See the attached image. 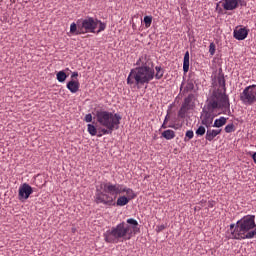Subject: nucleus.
I'll return each instance as SVG.
<instances>
[{"label": "nucleus", "instance_id": "nucleus-14", "mask_svg": "<svg viewBox=\"0 0 256 256\" xmlns=\"http://www.w3.org/2000/svg\"><path fill=\"white\" fill-rule=\"evenodd\" d=\"M248 33L249 29H247L246 27H237L233 31V37L238 41H243L247 38Z\"/></svg>", "mask_w": 256, "mask_h": 256}, {"label": "nucleus", "instance_id": "nucleus-17", "mask_svg": "<svg viewBox=\"0 0 256 256\" xmlns=\"http://www.w3.org/2000/svg\"><path fill=\"white\" fill-rule=\"evenodd\" d=\"M207 129L208 130L206 132L205 139L209 142H212L221 133V130H211L209 128Z\"/></svg>", "mask_w": 256, "mask_h": 256}, {"label": "nucleus", "instance_id": "nucleus-36", "mask_svg": "<svg viewBox=\"0 0 256 256\" xmlns=\"http://www.w3.org/2000/svg\"><path fill=\"white\" fill-rule=\"evenodd\" d=\"M170 109H171V106H169V110H167V114H166L165 119H164V123H166V124H167L168 119H169Z\"/></svg>", "mask_w": 256, "mask_h": 256}, {"label": "nucleus", "instance_id": "nucleus-43", "mask_svg": "<svg viewBox=\"0 0 256 256\" xmlns=\"http://www.w3.org/2000/svg\"><path fill=\"white\" fill-rule=\"evenodd\" d=\"M194 210H195V211H200V210H201V207L196 206V207L194 208Z\"/></svg>", "mask_w": 256, "mask_h": 256}, {"label": "nucleus", "instance_id": "nucleus-37", "mask_svg": "<svg viewBox=\"0 0 256 256\" xmlns=\"http://www.w3.org/2000/svg\"><path fill=\"white\" fill-rule=\"evenodd\" d=\"M207 204H208V208H213L215 206V201L210 200V201H208Z\"/></svg>", "mask_w": 256, "mask_h": 256}, {"label": "nucleus", "instance_id": "nucleus-38", "mask_svg": "<svg viewBox=\"0 0 256 256\" xmlns=\"http://www.w3.org/2000/svg\"><path fill=\"white\" fill-rule=\"evenodd\" d=\"M78 77H79V72H72V74H71L72 79H76Z\"/></svg>", "mask_w": 256, "mask_h": 256}, {"label": "nucleus", "instance_id": "nucleus-13", "mask_svg": "<svg viewBox=\"0 0 256 256\" xmlns=\"http://www.w3.org/2000/svg\"><path fill=\"white\" fill-rule=\"evenodd\" d=\"M219 4L222 5L225 11H234L238 8V0H220L219 3H217L216 10H218Z\"/></svg>", "mask_w": 256, "mask_h": 256}, {"label": "nucleus", "instance_id": "nucleus-40", "mask_svg": "<svg viewBox=\"0 0 256 256\" xmlns=\"http://www.w3.org/2000/svg\"><path fill=\"white\" fill-rule=\"evenodd\" d=\"M251 157H252L254 163L256 164V152H254V153L251 155Z\"/></svg>", "mask_w": 256, "mask_h": 256}, {"label": "nucleus", "instance_id": "nucleus-4", "mask_svg": "<svg viewBox=\"0 0 256 256\" xmlns=\"http://www.w3.org/2000/svg\"><path fill=\"white\" fill-rule=\"evenodd\" d=\"M206 107L209 110L217 111L222 110L223 112H230V100L228 94L222 92L220 88L213 90L209 98L206 100Z\"/></svg>", "mask_w": 256, "mask_h": 256}, {"label": "nucleus", "instance_id": "nucleus-1", "mask_svg": "<svg viewBox=\"0 0 256 256\" xmlns=\"http://www.w3.org/2000/svg\"><path fill=\"white\" fill-rule=\"evenodd\" d=\"M154 79V66L147 54H143L136 61V68H132L127 78L128 85H135L141 89Z\"/></svg>", "mask_w": 256, "mask_h": 256}, {"label": "nucleus", "instance_id": "nucleus-11", "mask_svg": "<svg viewBox=\"0 0 256 256\" xmlns=\"http://www.w3.org/2000/svg\"><path fill=\"white\" fill-rule=\"evenodd\" d=\"M215 110H209L207 106L203 108L200 116L201 125L205 126L207 129L213 126V121L215 118L214 113Z\"/></svg>", "mask_w": 256, "mask_h": 256}, {"label": "nucleus", "instance_id": "nucleus-33", "mask_svg": "<svg viewBox=\"0 0 256 256\" xmlns=\"http://www.w3.org/2000/svg\"><path fill=\"white\" fill-rule=\"evenodd\" d=\"M84 121L87 123H91L93 121V115L92 114H86Z\"/></svg>", "mask_w": 256, "mask_h": 256}, {"label": "nucleus", "instance_id": "nucleus-5", "mask_svg": "<svg viewBox=\"0 0 256 256\" xmlns=\"http://www.w3.org/2000/svg\"><path fill=\"white\" fill-rule=\"evenodd\" d=\"M78 33H96L99 34L107 29V23L98 18L87 16L84 19L77 20Z\"/></svg>", "mask_w": 256, "mask_h": 256}, {"label": "nucleus", "instance_id": "nucleus-35", "mask_svg": "<svg viewBox=\"0 0 256 256\" xmlns=\"http://www.w3.org/2000/svg\"><path fill=\"white\" fill-rule=\"evenodd\" d=\"M239 4H240V6L244 7V6H246V1L245 0H237V7L239 6Z\"/></svg>", "mask_w": 256, "mask_h": 256}, {"label": "nucleus", "instance_id": "nucleus-41", "mask_svg": "<svg viewBox=\"0 0 256 256\" xmlns=\"http://www.w3.org/2000/svg\"><path fill=\"white\" fill-rule=\"evenodd\" d=\"M97 137L101 138L103 137V134L101 133V131H99L98 133H96Z\"/></svg>", "mask_w": 256, "mask_h": 256}, {"label": "nucleus", "instance_id": "nucleus-23", "mask_svg": "<svg viewBox=\"0 0 256 256\" xmlns=\"http://www.w3.org/2000/svg\"><path fill=\"white\" fill-rule=\"evenodd\" d=\"M129 201H131V199H129V197L122 196L117 199L116 205L123 207V206L129 204Z\"/></svg>", "mask_w": 256, "mask_h": 256}, {"label": "nucleus", "instance_id": "nucleus-22", "mask_svg": "<svg viewBox=\"0 0 256 256\" xmlns=\"http://www.w3.org/2000/svg\"><path fill=\"white\" fill-rule=\"evenodd\" d=\"M227 122V119L224 116H221L219 119H216L212 127L220 128L224 126Z\"/></svg>", "mask_w": 256, "mask_h": 256}, {"label": "nucleus", "instance_id": "nucleus-28", "mask_svg": "<svg viewBox=\"0 0 256 256\" xmlns=\"http://www.w3.org/2000/svg\"><path fill=\"white\" fill-rule=\"evenodd\" d=\"M153 17L151 15L144 16V24L146 28H149L152 24Z\"/></svg>", "mask_w": 256, "mask_h": 256}, {"label": "nucleus", "instance_id": "nucleus-10", "mask_svg": "<svg viewBox=\"0 0 256 256\" xmlns=\"http://www.w3.org/2000/svg\"><path fill=\"white\" fill-rule=\"evenodd\" d=\"M194 100H195L194 94H188V96H186L184 98L181 108L178 111L179 118L184 119L186 117V114L188 113V111H190L194 108V105H195Z\"/></svg>", "mask_w": 256, "mask_h": 256}, {"label": "nucleus", "instance_id": "nucleus-19", "mask_svg": "<svg viewBox=\"0 0 256 256\" xmlns=\"http://www.w3.org/2000/svg\"><path fill=\"white\" fill-rule=\"evenodd\" d=\"M165 70L161 66H155L154 68V78L156 80L162 79L164 76Z\"/></svg>", "mask_w": 256, "mask_h": 256}, {"label": "nucleus", "instance_id": "nucleus-9", "mask_svg": "<svg viewBox=\"0 0 256 256\" xmlns=\"http://www.w3.org/2000/svg\"><path fill=\"white\" fill-rule=\"evenodd\" d=\"M240 101L247 106L253 105L256 102V84L246 86L240 94Z\"/></svg>", "mask_w": 256, "mask_h": 256}, {"label": "nucleus", "instance_id": "nucleus-27", "mask_svg": "<svg viewBox=\"0 0 256 256\" xmlns=\"http://www.w3.org/2000/svg\"><path fill=\"white\" fill-rule=\"evenodd\" d=\"M115 129L114 128H111V127H104L103 129H101L100 130V133L102 134V135H111V134H113V131H114Z\"/></svg>", "mask_w": 256, "mask_h": 256}, {"label": "nucleus", "instance_id": "nucleus-15", "mask_svg": "<svg viewBox=\"0 0 256 256\" xmlns=\"http://www.w3.org/2000/svg\"><path fill=\"white\" fill-rule=\"evenodd\" d=\"M66 87L72 94L78 93L80 87L79 80H70L67 82Z\"/></svg>", "mask_w": 256, "mask_h": 256}, {"label": "nucleus", "instance_id": "nucleus-21", "mask_svg": "<svg viewBox=\"0 0 256 256\" xmlns=\"http://www.w3.org/2000/svg\"><path fill=\"white\" fill-rule=\"evenodd\" d=\"M70 33L74 35H83V33H79L78 21L72 22L70 25Z\"/></svg>", "mask_w": 256, "mask_h": 256}, {"label": "nucleus", "instance_id": "nucleus-32", "mask_svg": "<svg viewBox=\"0 0 256 256\" xmlns=\"http://www.w3.org/2000/svg\"><path fill=\"white\" fill-rule=\"evenodd\" d=\"M216 52V45L214 42H211L209 45V53L211 56H214Z\"/></svg>", "mask_w": 256, "mask_h": 256}, {"label": "nucleus", "instance_id": "nucleus-25", "mask_svg": "<svg viewBox=\"0 0 256 256\" xmlns=\"http://www.w3.org/2000/svg\"><path fill=\"white\" fill-rule=\"evenodd\" d=\"M68 78L66 72H64L63 70H61L59 73H57V80L60 83H63L66 81V79Z\"/></svg>", "mask_w": 256, "mask_h": 256}, {"label": "nucleus", "instance_id": "nucleus-16", "mask_svg": "<svg viewBox=\"0 0 256 256\" xmlns=\"http://www.w3.org/2000/svg\"><path fill=\"white\" fill-rule=\"evenodd\" d=\"M183 85H184V82H182L181 87H180V90L182 91L183 95L194 90V81L193 80H187L184 88H183ZM182 88H183V90H182Z\"/></svg>", "mask_w": 256, "mask_h": 256}, {"label": "nucleus", "instance_id": "nucleus-2", "mask_svg": "<svg viewBox=\"0 0 256 256\" xmlns=\"http://www.w3.org/2000/svg\"><path fill=\"white\" fill-rule=\"evenodd\" d=\"M139 222L130 218L126 222H121L110 230H107L104 234V240L107 243L117 244L119 242L131 240L136 233H139Z\"/></svg>", "mask_w": 256, "mask_h": 256}, {"label": "nucleus", "instance_id": "nucleus-26", "mask_svg": "<svg viewBox=\"0 0 256 256\" xmlns=\"http://www.w3.org/2000/svg\"><path fill=\"white\" fill-rule=\"evenodd\" d=\"M87 131L91 136H97V128H95V125L88 124Z\"/></svg>", "mask_w": 256, "mask_h": 256}, {"label": "nucleus", "instance_id": "nucleus-20", "mask_svg": "<svg viewBox=\"0 0 256 256\" xmlns=\"http://www.w3.org/2000/svg\"><path fill=\"white\" fill-rule=\"evenodd\" d=\"M189 59H190V56H189V52H185L184 54V59H183V72L184 73H187L189 71Z\"/></svg>", "mask_w": 256, "mask_h": 256}, {"label": "nucleus", "instance_id": "nucleus-31", "mask_svg": "<svg viewBox=\"0 0 256 256\" xmlns=\"http://www.w3.org/2000/svg\"><path fill=\"white\" fill-rule=\"evenodd\" d=\"M193 137H194L193 131H192V130H189V131H187L186 134H185L184 141H185V142H188V141L191 140Z\"/></svg>", "mask_w": 256, "mask_h": 256}, {"label": "nucleus", "instance_id": "nucleus-29", "mask_svg": "<svg viewBox=\"0 0 256 256\" xmlns=\"http://www.w3.org/2000/svg\"><path fill=\"white\" fill-rule=\"evenodd\" d=\"M206 133V129L204 127V125L202 126H199V128L196 130L195 134L198 136V137H202L204 134Z\"/></svg>", "mask_w": 256, "mask_h": 256}, {"label": "nucleus", "instance_id": "nucleus-18", "mask_svg": "<svg viewBox=\"0 0 256 256\" xmlns=\"http://www.w3.org/2000/svg\"><path fill=\"white\" fill-rule=\"evenodd\" d=\"M217 82L219 84L220 90H222V93H226V80L224 78V74L222 72H219L217 76Z\"/></svg>", "mask_w": 256, "mask_h": 256}, {"label": "nucleus", "instance_id": "nucleus-8", "mask_svg": "<svg viewBox=\"0 0 256 256\" xmlns=\"http://www.w3.org/2000/svg\"><path fill=\"white\" fill-rule=\"evenodd\" d=\"M105 190L114 195L115 197H117V195L121 193H126L129 196L128 199L130 200L135 199V197H137L133 189L127 188L121 184L106 183Z\"/></svg>", "mask_w": 256, "mask_h": 256}, {"label": "nucleus", "instance_id": "nucleus-30", "mask_svg": "<svg viewBox=\"0 0 256 256\" xmlns=\"http://www.w3.org/2000/svg\"><path fill=\"white\" fill-rule=\"evenodd\" d=\"M225 132L226 133H233V132H235V130H236V128H235V125L233 124V123H231V124H228L226 127H225Z\"/></svg>", "mask_w": 256, "mask_h": 256}, {"label": "nucleus", "instance_id": "nucleus-42", "mask_svg": "<svg viewBox=\"0 0 256 256\" xmlns=\"http://www.w3.org/2000/svg\"><path fill=\"white\" fill-rule=\"evenodd\" d=\"M167 123L163 122L162 126H161V129H166L167 126H166Z\"/></svg>", "mask_w": 256, "mask_h": 256}, {"label": "nucleus", "instance_id": "nucleus-24", "mask_svg": "<svg viewBox=\"0 0 256 256\" xmlns=\"http://www.w3.org/2000/svg\"><path fill=\"white\" fill-rule=\"evenodd\" d=\"M161 136L166 140H172L175 138V132L173 130H166L161 134Z\"/></svg>", "mask_w": 256, "mask_h": 256}, {"label": "nucleus", "instance_id": "nucleus-34", "mask_svg": "<svg viewBox=\"0 0 256 256\" xmlns=\"http://www.w3.org/2000/svg\"><path fill=\"white\" fill-rule=\"evenodd\" d=\"M165 228H166L165 225H163V224L159 225V226L156 227V232L159 233V232L163 231Z\"/></svg>", "mask_w": 256, "mask_h": 256}, {"label": "nucleus", "instance_id": "nucleus-39", "mask_svg": "<svg viewBox=\"0 0 256 256\" xmlns=\"http://www.w3.org/2000/svg\"><path fill=\"white\" fill-rule=\"evenodd\" d=\"M207 203V201L206 200H201L198 204L200 205V207L202 208V207H204L205 206V204Z\"/></svg>", "mask_w": 256, "mask_h": 256}, {"label": "nucleus", "instance_id": "nucleus-12", "mask_svg": "<svg viewBox=\"0 0 256 256\" xmlns=\"http://www.w3.org/2000/svg\"><path fill=\"white\" fill-rule=\"evenodd\" d=\"M33 193V188L29 184L24 183L19 187L18 198L19 200H28Z\"/></svg>", "mask_w": 256, "mask_h": 256}, {"label": "nucleus", "instance_id": "nucleus-7", "mask_svg": "<svg viewBox=\"0 0 256 256\" xmlns=\"http://www.w3.org/2000/svg\"><path fill=\"white\" fill-rule=\"evenodd\" d=\"M105 184L104 183V190L101 191V189H96V193H95V197H94V201L96 204H103L105 206H115V199L117 197H115V195H112L111 193H109V191L105 190Z\"/></svg>", "mask_w": 256, "mask_h": 256}, {"label": "nucleus", "instance_id": "nucleus-3", "mask_svg": "<svg viewBox=\"0 0 256 256\" xmlns=\"http://www.w3.org/2000/svg\"><path fill=\"white\" fill-rule=\"evenodd\" d=\"M228 240H246L256 238V223L254 215H246L236 224L230 225V233L226 236Z\"/></svg>", "mask_w": 256, "mask_h": 256}, {"label": "nucleus", "instance_id": "nucleus-6", "mask_svg": "<svg viewBox=\"0 0 256 256\" xmlns=\"http://www.w3.org/2000/svg\"><path fill=\"white\" fill-rule=\"evenodd\" d=\"M121 119V114H113L108 110H96V121L102 127L117 130L119 129V124H121Z\"/></svg>", "mask_w": 256, "mask_h": 256}]
</instances>
